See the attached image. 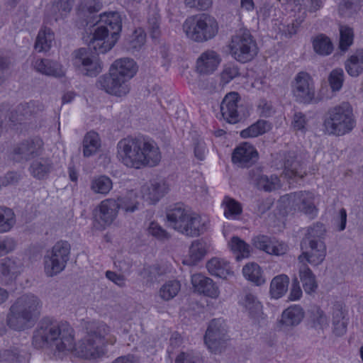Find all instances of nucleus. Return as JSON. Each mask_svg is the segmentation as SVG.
I'll use <instances>...</instances> for the list:
<instances>
[{
    "label": "nucleus",
    "mask_w": 363,
    "mask_h": 363,
    "mask_svg": "<svg viewBox=\"0 0 363 363\" xmlns=\"http://www.w3.org/2000/svg\"><path fill=\"white\" fill-rule=\"evenodd\" d=\"M72 330L66 321L43 318L33 331L32 344L38 349L49 348L55 356L62 357L72 348Z\"/></svg>",
    "instance_id": "1"
},
{
    "label": "nucleus",
    "mask_w": 363,
    "mask_h": 363,
    "mask_svg": "<svg viewBox=\"0 0 363 363\" xmlns=\"http://www.w3.org/2000/svg\"><path fill=\"white\" fill-rule=\"evenodd\" d=\"M85 335L77 343L74 342L72 330V348L69 353L86 359H94L103 356L106 345H113L116 337L110 335L111 328L105 323L97 320L86 321L84 324Z\"/></svg>",
    "instance_id": "2"
},
{
    "label": "nucleus",
    "mask_w": 363,
    "mask_h": 363,
    "mask_svg": "<svg viewBox=\"0 0 363 363\" xmlns=\"http://www.w3.org/2000/svg\"><path fill=\"white\" fill-rule=\"evenodd\" d=\"M119 161L130 168L155 167L161 160L159 147L153 142L141 138H125L117 145Z\"/></svg>",
    "instance_id": "3"
},
{
    "label": "nucleus",
    "mask_w": 363,
    "mask_h": 363,
    "mask_svg": "<svg viewBox=\"0 0 363 363\" xmlns=\"http://www.w3.org/2000/svg\"><path fill=\"white\" fill-rule=\"evenodd\" d=\"M42 306V301L35 294L26 293L21 295L9 308L6 315L7 325L16 331L32 328L40 316Z\"/></svg>",
    "instance_id": "4"
},
{
    "label": "nucleus",
    "mask_w": 363,
    "mask_h": 363,
    "mask_svg": "<svg viewBox=\"0 0 363 363\" xmlns=\"http://www.w3.org/2000/svg\"><path fill=\"white\" fill-rule=\"evenodd\" d=\"M96 18V23L99 25L95 29L89 46L96 53L104 54L111 50L118 41L122 21L120 14L114 11L104 12Z\"/></svg>",
    "instance_id": "5"
},
{
    "label": "nucleus",
    "mask_w": 363,
    "mask_h": 363,
    "mask_svg": "<svg viewBox=\"0 0 363 363\" xmlns=\"http://www.w3.org/2000/svg\"><path fill=\"white\" fill-rule=\"evenodd\" d=\"M356 124L353 107L348 101H342L330 108L323 121L325 132L335 136H342L351 133Z\"/></svg>",
    "instance_id": "6"
},
{
    "label": "nucleus",
    "mask_w": 363,
    "mask_h": 363,
    "mask_svg": "<svg viewBox=\"0 0 363 363\" xmlns=\"http://www.w3.org/2000/svg\"><path fill=\"white\" fill-rule=\"evenodd\" d=\"M186 37L196 43H203L213 38L218 32L216 19L207 13L189 16L182 25Z\"/></svg>",
    "instance_id": "7"
},
{
    "label": "nucleus",
    "mask_w": 363,
    "mask_h": 363,
    "mask_svg": "<svg viewBox=\"0 0 363 363\" xmlns=\"http://www.w3.org/2000/svg\"><path fill=\"white\" fill-rule=\"evenodd\" d=\"M279 207L286 213H301L311 219L318 216L315 196L313 192L300 191L281 196L278 201Z\"/></svg>",
    "instance_id": "8"
},
{
    "label": "nucleus",
    "mask_w": 363,
    "mask_h": 363,
    "mask_svg": "<svg viewBox=\"0 0 363 363\" xmlns=\"http://www.w3.org/2000/svg\"><path fill=\"white\" fill-rule=\"evenodd\" d=\"M228 48L232 57L241 63L252 60L258 53L255 39L250 31L245 28L237 30L231 36Z\"/></svg>",
    "instance_id": "9"
},
{
    "label": "nucleus",
    "mask_w": 363,
    "mask_h": 363,
    "mask_svg": "<svg viewBox=\"0 0 363 363\" xmlns=\"http://www.w3.org/2000/svg\"><path fill=\"white\" fill-rule=\"evenodd\" d=\"M70 245L67 241L57 242L44 256L45 273L52 277L62 272L69 259Z\"/></svg>",
    "instance_id": "10"
},
{
    "label": "nucleus",
    "mask_w": 363,
    "mask_h": 363,
    "mask_svg": "<svg viewBox=\"0 0 363 363\" xmlns=\"http://www.w3.org/2000/svg\"><path fill=\"white\" fill-rule=\"evenodd\" d=\"M291 88L293 96L299 103L308 104L315 99V83L307 72H298L291 81Z\"/></svg>",
    "instance_id": "11"
},
{
    "label": "nucleus",
    "mask_w": 363,
    "mask_h": 363,
    "mask_svg": "<svg viewBox=\"0 0 363 363\" xmlns=\"http://www.w3.org/2000/svg\"><path fill=\"white\" fill-rule=\"evenodd\" d=\"M96 86L108 94L123 96L130 91V84L109 69V73L99 77Z\"/></svg>",
    "instance_id": "12"
},
{
    "label": "nucleus",
    "mask_w": 363,
    "mask_h": 363,
    "mask_svg": "<svg viewBox=\"0 0 363 363\" xmlns=\"http://www.w3.org/2000/svg\"><path fill=\"white\" fill-rule=\"evenodd\" d=\"M74 66L84 75L95 77L102 70L101 62L91 57L86 48H80L74 52Z\"/></svg>",
    "instance_id": "13"
},
{
    "label": "nucleus",
    "mask_w": 363,
    "mask_h": 363,
    "mask_svg": "<svg viewBox=\"0 0 363 363\" xmlns=\"http://www.w3.org/2000/svg\"><path fill=\"white\" fill-rule=\"evenodd\" d=\"M44 143L40 138L26 140L18 143L13 149V158L16 160H26L36 159L43 153Z\"/></svg>",
    "instance_id": "14"
},
{
    "label": "nucleus",
    "mask_w": 363,
    "mask_h": 363,
    "mask_svg": "<svg viewBox=\"0 0 363 363\" xmlns=\"http://www.w3.org/2000/svg\"><path fill=\"white\" fill-rule=\"evenodd\" d=\"M302 249L306 247V251H303L298 257V264H311L313 266L320 264L326 256V245L325 242H306V244L301 243Z\"/></svg>",
    "instance_id": "15"
},
{
    "label": "nucleus",
    "mask_w": 363,
    "mask_h": 363,
    "mask_svg": "<svg viewBox=\"0 0 363 363\" xmlns=\"http://www.w3.org/2000/svg\"><path fill=\"white\" fill-rule=\"evenodd\" d=\"M44 106L38 101L21 103L13 109L9 115V121L13 124L21 123L27 119L43 111Z\"/></svg>",
    "instance_id": "16"
},
{
    "label": "nucleus",
    "mask_w": 363,
    "mask_h": 363,
    "mask_svg": "<svg viewBox=\"0 0 363 363\" xmlns=\"http://www.w3.org/2000/svg\"><path fill=\"white\" fill-rule=\"evenodd\" d=\"M169 187L164 179L157 178L150 180L141 187L143 198L150 203H155L169 191Z\"/></svg>",
    "instance_id": "17"
},
{
    "label": "nucleus",
    "mask_w": 363,
    "mask_h": 363,
    "mask_svg": "<svg viewBox=\"0 0 363 363\" xmlns=\"http://www.w3.org/2000/svg\"><path fill=\"white\" fill-rule=\"evenodd\" d=\"M252 244L257 249L276 256L283 255L289 250V247L285 242L264 235H258L254 237Z\"/></svg>",
    "instance_id": "18"
},
{
    "label": "nucleus",
    "mask_w": 363,
    "mask_h": 363,
    "mask_svg": "<svg viewBox=\"0 0 363 363\" xmlns=\"http://www.w3.org/2000/svg\"><path fill=\"white\" fill-rule=\"evenodd\" d=\"M258 157V152L253 145L242 143L234 150L232 161L238 167L245 168L253 165Z\"/></svg>",
    "instance_id": "19"
},
{
    "label": "nucleus",
    "mask_w": 363,
    "mask_h": 363,
    "mask_svg": "<svg viewBox=\"0 0 363 363\" xmlns=\"http://www.w3.org/2000/svg\"><path fill=\"white\" fill-rule=\"evenodd\" d=\"M226 325L222 319L212 320L206 330L204 342L208 348L214 350L218 345L225 340Z\"/></svg>",
    "instance_id": "20"
},
{
    "label": "nucleus",
    "mask_w": 363,
    "mask_h": 363,
    "mask_svg": "<svg viewBox=\"0 0 363 363\" xmlns=\"http://www.w3.org/2000/svg\"><path fill=\"white\" fill-rule=\"evenodd\" d=\"M23 269V260L20 257H5L0 260V277L6 283L16 279Z\"/></svg>",
    "instance_id": "21"
},
{
    "label": "nucleus",
    "mask_w": 363,
    "mask_h": 363,
    "mask_svg": "<svg viewBox=\"0 0 363 363\" xmlns=\"http://www.w3.org/2000/svg\"><path fill=\"white\" fill-rule=\"evenodd\" d=\"M98 218L99 223L104 228L111 225L116 219L119 206L116 199H106L101 201L98 206Z\"/></svg>",
    "instance_id": "22"
},
{
    "label": "nucleus",
    "mask_w": 363,
    "mask_h": 363,
    "mask_svg": "<svg viewBox=\"0 0 363 363\" xmlns=\"http://www.w3.org/2000/svg\"><path fill=\"white\" fill-rule=\"evenodd\" d=\"M240 97L238 93L231 92L225 95L221 104L220 112L223 118L230 123L239 121Z\"/></svg>",
    "instance_id": "23"
},
{
    "label": "nucleus",
    "mask_w": 363,
    "mask_h": 363,
    "mask_svg": "<svg viewBox=\"0 0 363 363\" xmlns=\"http://www.w3.org/2000/svg\"><path fill=\"white\" fill-rule=\"evenodd\" d=\"M191 284L196 291L211 298H218L220 295L219 289L213 281L201 274H193Z\"/></svg>",
    "instance_id": "24"
},
{
    "label": "nucleus",
    "mask_w": 363,
    "mask_h": 363,
    "mask_svg": "<svg viewBox=\"0 0 363 363\" xmlns=\"http://www.w3.org/2000/svg\"><path fill=\"white\" fill-rule=\"evenodd\" d=\"M250 181L257 189L265 191H272L281 186L280 180L277 176L268 177L261 170L252 169L250 173Z\"/></svg>",
    "instance_id": "25"
},
{
    "label": "nucleus",
    "mask_w": 363,
    "mask_h": 363,
    "mask_svg": "<svg viewBox=\"0 0 363 363\" xmlns=\"http://www.w3.org/2000/svg\"><path fill=\"white\" fill-rule=\"evenodd\" d=\"M110 69L122 79H125L127 83H129L130 79L137 73L138 66L133 59L123 57L115 60Z\"/></svg>",
    "instance_id": "26"
},
{
    "label": "nucleus",
    "mask_w": 363,
    "mask_h": 363,
    "mask_svg": "<svg viewBox=\"0 0 363 363\" xmlns=\"http://www.w3.org/2000/svg\"><path fill=\"white\" fill-rule=\"evenodd\" d=\"M220 61L219 54L214 50H208L197 59V71L201 74H211L218 68Z\"/></svg>",
    "instance_id": "27"
},
{
    "label": "nucleus",
    "mask_w": 363,
    "mask_h": 363,
    "mask_svg": "<svg viewBox=\"0 0 363 363\" xmlns=\"http://www.w3.org/2000/svg\"><path fill=\"white\" fill-rule=\"evenodd\" d=\"M54 170V164L49 157L34 159L28 167L30 175L38 180H45Z\"/></svg>",
    "instance_id": "28"
},
{
    "label": "nucleus",
    "mask_w": 363,
    "mask_h": 363,
    "mask_svg": "<svg viewBox=\"0 0 363 363\" xmlns=\"http://www.w3.org/2000/svg\"><path fill=\"white\" fill-rule=\"evenodd\" d=\"M33 67L35 71L46 76L60 78L65 75V70L62 65L49 59H36Z\"/></svg>",
    "instance_id": "29"
},
{
    "label": "nucleus",
    "mask_w": 363,
    "mask_h": 363,
    "mask_svg": "<svg viewBox=\"0 0 363 363\" xmlns=\"http://www.w3.org/2000/svg\"><path fill=\"white\" fill-rule=\"evenodd\" d=\"M208 223V219L192 211L186 225L184 235L189 237L199 236L206 230Z\"/></svg>",
    "instance_id": "30"
},
{
    "label": "nucleus",
    "mask_w": 363,
    "mask_h": 363,
    "mask_svg": "<svg viewBox=\"0 0 363 363\" xmlns=\"http://www.w3.org/2000/svg\"><path fill=\"white\" fill-rule=\"evenodd\" d=\"M206 268L212 276L221 279H226L233 274L230 262L223 258H211L207 262Z\"/></svg>",
    "instance_id": "31"
},
{
    "label": "nucleus",
    "mask_w": 363,
    "mask_h": 363,
    "mask_svg": "<svg viewBox=\"0 0 363 363\" xmlns=\"http://www.w3.org/2000/svg\"><path fill=\"white\" fill-rule=\"evenodd\" d=\"M303 317V308L300 306L294 305L282 312L280 323L286 328H294L300 324Z\"/></svg>",
    "instance_id": "32"
},
{
    "label": "nucleus",
    "mask_w": 363,
    "mask_h": 363,
    "mask_svg": "<svg viewBox=\"0 0 363 363\" xmlns=\"http://www.w3.org/2000/svg\"><path fill=\"white\" fill-rule=\"evenodd\" d=\"M73 0H57L47 11L46 21L48 23L63 18L72 9Z\"/></svg>",
    "instance_id": "33"
},
{
    "label": "nucleus",
    "mask_w": 363,
    "mask_h": 363,
    "mask_svg": "<svg viewBox=\"0 0 363 363\" xmlns=\"http://www.w3.org/2000/svg\"><path fill=\"white\" fill-rule=\"evenodd\" d=\"M208 245L203 240L192 242L189 251V256L183 260V264L194 266L201 261L206 255Z\"/></svg>",
    "instance_id": "34"
},
{
    "label": "nucleus",
    "mask_w": 363,
    "mask_h": 363,
    "mask_svg": "<svg viewBox=\"0 0 363 363\" xmlns=\"http://www.w3.org/2000/svg\"><path fill=\"white\" fill-rule=\"evenodd\" d=\"M294 153H289L286 157L284 164V174L285 177L292 179L296 178L302 179L305 175L301 164L295 158Z\"/></svg>",
    "instance_id": "35"
},
{
    "label": "nucleus",
    "mask_w": 363,
    "mask_h": 363,
    "mask_svg": "<svg viewBox=\"0 0 363 363\" xmlns=\"http://www.w3.org/2000/svg\"><path fill=\"white\" fill-rule=\"evenodd\" d=\"M345 68L352 77H357L363 72V50H357L345 62Z\"/></svg>",
    "instance_id": "36"
},
{
    "label": "nucleus",
    "mask_w": 363,
    "mask_h": 363,
    "mask_svg": "<svg viewBox=\"0 0 363 363\" xmlns=\"http://www.w3.org/2000/svg\"><path fill=\"white\" fill-rule=\"evenodd\" d=\"M298 274L306 293L314 292L318 287V284L315 275L307 264H298Z\"/></svg>",
    "instance_id": "37"
},
{
    "label": "nucleus",
    "mask_w": 363,
    "mask_h": 363,
    "mask_svg": "<svg viewBox=\"0 0 363 363\" xmlns=\"http://www.w3.org/2000/svg\"><path fill=\"white\" fill-rule=\"evenodd\" d=\"M118 202L119 209L125 213H133L139 208L138 194L135 190L128 191L127 193L116 199Z\"/></svg>",
    "instance_id": "38"
},
{
    "label": "nucleus",
    "mask_w": 363,
    "mask_h": 363,
    "mask_svg": "<svg viewBox=\"0 0 363 363\" xmlns=\"http://www.w3.org/2000/svg\"><path fill=\"white\" fill-rule=\"evenodd\" d=\"M289 278L286 274H279L274 277L270 283L269 293L272 298L278 299L282 297L287 291Z\"/></svg>",
    "instance_id": "39"
},
{
    "label": "nucleus",
    "mask_w": 363,
    "mask_h": 363,
    "mask_svg": "<svg viewBox=\"0 0 363 363\" xmlns=\"http://www.w3.org/2000/svg\"><path fill=\"white\" fill-rule=\"evenodd\" d=\"M83 155L89 157L96 154L101 147V140L97 133L94 131L88 132L84 137Z\"/></svg>",
    "instance_id": "40"
},
{
    "label": "nucleus",
    "mask_w": 363,
    "mask_h": 363,
    "mask_svg": "<svg viewBox=\"0 0 363 363\" xmlns=\"http://www.w3.org/2000/svg\"><path fill=\"white\" fill-rule=\"evenodd\" d=\"M89 188L95 194L106 196L113 188V182L105 175L94 177L90 182Z\"/></svg>",
    "instance_id": "41"
},
{
    "label": "nucleus",
    "mask_w": 363,
    "mask_h": 363,
    "mask_svg": "<svg viewBox=\"0 0 363 363\" xmlns=\"http://www.w3.org/2000/svg\"><path fill=\"white\" fill-rule=\"evenodd\" d=\"M54 39V33L52 30L45 26L42 27L36 38L35 49L39 52L49 50Z\"/></svg>",
    "instance_id": "42"
},
{
    "label": "nucleus",
    "mask_w": 363,
    "mask_h": 363,
    "mask_svg": "<svg viewBox=\"0 0 363 363\" xmlns=\"http://www.w3.org/2000/svg\"><path fill=\"white\" fill-rule=\"evenodd\" d=\"M181 290V284L178 280L165 281L159 289L158 296L164 301H169L176 297Z\"/></svg>",
    "instance_id": "43"
},
{
    "label": "nucleus",
    "mask_w": 363,
    "mask_h": 363,
    "mask_svg": "<svg viewBox=\"0 0 363 363\" xmlns=\"http://www.w3.org/2000/svg\"><path fill=\"white\" fill-rule=\"evenodd\" d=\"M190 210L181 205H177L167 212V220L169 227L177 230Z\"/></svg>",
    "instance_id": "44"
},
{
    "label": "nucleus",
    "mask_w": 363,
    "mask_h": 363,
    "mask_svg": "<svg viewBox=\"0 0 363 363\" xmlns=\"http://www.w3.org/2000/svg\"><path fill=\"white\" fill-rule=\"evenodd\" d=\"M272 129V124L264 120H258L240 132L242 138H255L263 135Z\"/></svg>",
    "instance_id": "45"
},
{
    "label": "nucleus",
    "mask_w": 363,
    "mask_h": 363,
    "mask_svg": "<svg viewBox=\"0 0 363 363\" xmlns=\"http://www.w3.org/2000/svg\"><path fill=\"white\" fill-rule=\"evenodd\" d=\"M242 274L245 278L256 285L259 286L265 283L260 267L255 262L246 264L242 268Z\"/></svg>",
    "instance_id": "46"
},
{
    "label": "nucleus",
    "mask_w": 363,
    "mask_h": 363,
    "mask_svg": "<svg viewBox=\"0 0 363 363\" xmlns=\"http://www.w3.org/2000/svg\"><path fill=\"white\" fill-rule=\"evenodd\" d=\"M326 228L323 223L317 222L307 228V232L303 239V244L306 242H325Z\"/></svg>",
    "instance_id": "47"
},
{
    "label": "nucleus",
    "mask_w": 363,
    "mask_h": 363,
    "mask_svg": "<svg viewBox=\"0 0 363 363\" xmlns=\"http://www.w3.org/2000/svg\"><path fill=\"white\" fill-rule=\"evenodd\" d=\"M363 0H342L338 6V13L344 18H350L358 13Z\"/></svg>",
    "instance_id": "48"
},
{
    "label": "nucleus",
    "mask_w": 363,
    "mask_h": 363,
    "mask_svg": "<svg viewBox=\"0 0 363 363\" xmlns=\"http://www.w3.org/2000/svg\"><path fill=\"white\" fill-rule=\"evenodd\" d=\"M308 321L315 329H324L328 325V319L324 311L318 306L309 311Z\"/></svg>",
    "instance_id": "49"
},
{
    "label": "nucleus",
    "mask_w": 363,
    "mask_h": 363,
    "mask_svg": "<svg viewBox=\"0 0 363 363\" xmlns=\"http://www.w3.org/2000/svg\"><path fill=\"white\" fill-rule=\"evenodd\" d=\"M231 250L237 259L247 258L251 253L250 246L238 237H233L229 242Z\"/></svg>",
    "instance_id": "50"
},
{
    "label": "nucleus",
    "mask_w": 363,
    "mask_h": 363,
    "mask_svg": "<svg viewBox=\"0 0 363 363\" xmlns=\"http://www.w3.org/2000/svg\"><path fill=\"white\" fill-rule=\"evenodd\" d=\"M222 206L224 209V216L228 219H236L242 211L241 204L229 196L224 197Z\"/></svg>",
    "instance_id": "51"
},
{
    "label": "nucleus",
    "mask_w": 363,
    "mask_h": 363,
    "mask_svg": "<svg viewBox=\"0 0 363 363\" xmlns=\"http://www.w3.org/2000/svg\"><path fill=\"white\" fill-rule=\"evenodd\" d=\"M16 223L14 212L9 208H0V233L10 231Z\"/></svg>",
    "instance_id": "52"
},
{
    "label": "nucleus",
    "mask_w": 363,
    "mask_h": 363,
    "mask_svg": "<svg viewBox=\"0 0 363 363\" xmlns=\"http://www.w3.org/2000/svg\"><path fill=\"white\" fill-rule=\"evenodd\" d=\"M314 51L320 55H328L333 49L330 40L324 35H319L313 40Z\"/></svg>",
    "instance_id": "53"
},
{
    "label": "nucleus",
    "mask_w": 363,
    "mask_h": 363,
    "mask_svg": "<svg viewBox=\"0 0 363 363\" xmlns=\"http://www.w3.org/2000/svg\"><path fill=\"white\" fill-rule=\"evenodd\" d=\"M101 7L100 0H80L78 15L82 18H88L89 15L98 12Z\"/></svg>",
    "instance_id": "54"
},
{
    "label": "nucleus",
    "mask_w": 363,
    "mask_h": 363,
    "mask_svg": "<svg viewBox=\"0 0 363 363\" xmlns=\"http://www.w3.org/2000/svg\"><path fill=\"white\" fill-rule=\"evenodd\" d=\"M169 271L167 265L154 264L144 267L141 275L148 281H153L157 277L168 273Z\"/></svg>",
    "instance_id": "55"
},
{
    "label": "nucleus",
    "mask_w": 363,
    "mask_h": 363,
    "mask_svg": "<svg viewBox=\"0 0 363 363\" xmlns=\"http://www.w3.org/2000/svg\"><path fill=\"white\" fill-rule=\"evenodd\" d=\"M146 40V34L141 28H136L127 40L128 49L138 50L144 45Z\"/></svg>",
    "instance_id": "56"
},
{
    "label": "nucleus",
    "mask_w": 363,
    "mask_h": 363,
    "mask_svg": "<svg viewBox=\"0 0 363 363\" xmlns=\"http://www.w3.org/2000/svg\"><path fill=\"white\" fill-rule=\"evenodd\" d=\"M345 81V74L341 68H336L331 71L328 76V82L333 92L339 91Z\"/></svg>",
    "instance_id": "57"
},
{
    "label": "nucleus",
    "mask_w": 363,
    "mask_h": 363,
    "mask_svg": "<svg viewBox=\"0 0 363 363\" xmlns=\"http://www.w3.org/2000/svg\"><path fill=\"white\" fill-rule=\"evenodd\" d=\"M147 233L160 241H166L170 238L169 233L157 222L151 221L147 227Z\"/></svg>",
    "instance_id": "58"
},
{
    "label": "nucleus",
    "mask_w": 363,
    "mask_h": 363,
    "mask_svg": "<svg viewBox=\"0 0 363 363\" xmlns=\"http://www.w3.org/2000/svg\"><path fill=\"white\" fill-rule=\"evenodd\" d=\"M340 48L345 51L353 43V30L348 26H342L340 28Z\"/></svg>",
    "instance_id": "59"
},
{
    "label": "nucleus",
    "mask_w": 363,
    "mask_h": 363,
    "mask_svg": "<svg viewBox=\"0 0 363 363\" xmlns=\"http://www.w3.org/2000/svg\"><path fill=\"white\" fill-rule=\"evenodd\" d=\"M242 304L250 313H255L261 308L260 302L257 300V298L251 293H247L245 295L242 300Z\"/></svg>",
    "instance_id": "60"
},
{
    "label": "nucleus",
    "mask_w": 363,
    "mask_h": 363,
    "mask_svg": "<svg viewBox=\"0 0 363 363\" xmlns=\"http://www.w3.org/2000/svg\"><path fill=\"white\" fill-rule=\"evenodd\" d=\"M239 69L237 65L229 63L224 65L220 74L221 81L227 84L239 75Z\"/></svg>",
    "instance_id": "61"
},
{
    "label": "nucleus",
    "mask_w": 363,
    "mask_h": 363,
    "mask_svg": "<svg viewBox=\"0 0 363 363\" xmlns=\"http://www.w3.org/2000/svg\"><path fill=\"white\" fill-rule=\"evenodd\" d=\"M20 351L16 347L0 350V361L13 363L19 361Z\"/></svg>",
    "instance_id": "62"
},
{
    "label": "nucleus",
    "mask_w": 363,
    "mask_h": 363,
    "mask_svg": "<svg viewBox=\"0 0 363 363\" xmlns=\"http://www.w3.org/2000/svg\"><path fill=\"white\" fill-rule=\"evenodd\" d=\"M115 267L124 274H129L133 266V260L129 257H124L114 262Z\"/></svg>",
    "instance_id": "63"
},
{
    "label": "nucleus",
    "mask_w": 363,
    "mask_h": 363,
    "mask_svg": "<svg viewBox=\"0 0 363 363\" xmlns=\"http://www.w3.org/2000/svg\"><path fill=\"white\" fill-rule=\"evenodd\" d=\"M175 363H202L200 357L193 352H182L177 357Z\"/></svg>",
    "instance_id": "64"
}]
</instances>
